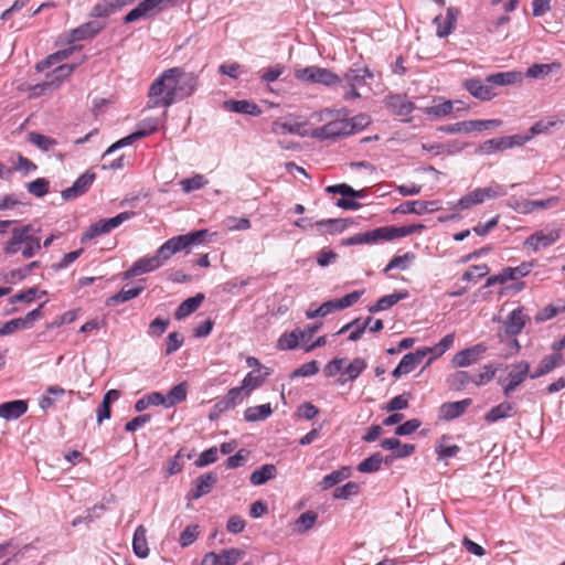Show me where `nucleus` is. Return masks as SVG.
<instances>
[{
  "mask_svg": "<svg viewBox=\"0 0 565 565\" xmlns=\"http://www.w3.org/2000/svg\"><path fill=\"white\" fill-rule=\"evenodd\" d=\"M207 230H199L186 234L173 236L164 242L153 256L141 257L124 273V278L129 279L146 273H151L170 259L174 254L185 250L186 253L194 246L206 242Z\"/></svg>",
  "mask_w": 565,
  "mask_h": 565,
  "instance_id": "1",
  "label": "nucleus"
},
{
  "mask_svg": "<svg viewBox=\"0 0 565 565\" xmlns=\"http://www.w3.org/2000/svg\"><path fill=\"white\" fill-rule=\"evenodd\" d=\"M523 78L520 72H499L488 75L484 81L479 78H470L465 82L467 90L476 98L481 100L492 99L497 93L495 86H507L520 83Z\"/></svg>",
  "mask_w": 565,
  "mask_h": 565,
  "instance_id": "2",
  "label": "nucleus"
},
{
  "mask_svg": "<svg viewBox=\"0 0 565 565\" xmlns=\"http://www.w3.org/2000/svg\"><path fill=\"white\" fill-rule=\"evenodd\" d=\"M174 73H178V67L166 70L152 82L148 92L152 106L169 107L179 102Z\"/></svg>",
  "mask_w": 565,
  "mask_h": 565,
  "instance_id": "3",
  "label": "nucleus"
},
{
  "mask_svg": "<svg viewBox=\"0 0 565 565\" xmlns=\"http://www.w3.org/2000/svg\"><path fill=\"white\" fill-rule=\"evenodd\" d=\"M424 228L422 224H412L406 226H394L387 225L377 227L372 231H367L361 234L362 244L372 245L376 244L381 241H393L396 238L405 237L412 235L416 232H419Z\"/></svg>",
  "mask_w": 565,
  "mask_h": 565,
  "instance_id": "4",
  "label": "nucleus"
},
{
  "mask_svg": "<svg viewBox=\"0 0 565 565\" xmlns=\"http://www.w3.org/2000/svg\"><path fill=\"white\" fill-rule=\"evenodd\" d=\"M297 79L305 83L332 86L341 83V78L332 71L316 65L298 68L295 71Z\"/></svg>",
  "mask_w": 565,
  "mask_h": 565,
  "instance_id": "5",
  "label": "nucleus"
},
{
  "mask_svg": "<svg viewBox=\"0 0 565 565\" xmlns=\"http://www.w3.org/2000/svg\"><path fill=\"white\" fill-rule=\"evenodd\" d=\"M533 266V262H523L516 267H504L498 274L491 275L487 278L484 288L497 284L504 285L509 280H518L525 277L531 273Z\"/></svg>",
  "mask_w": 565,
  "mask_h": 565,
  "instance_id": "6",
  "label": "nucleus"
},
{
  "mask_svg": "<svg viewBox=\"0 0 565 565\" xmlns=\"http://www.w3.org/2000/svg\"><path fill=\"white\" fill-rule=\"evenodd\" d=\"M158 127H159V119L150 118V119L142 120L140 122L139 129L137 131L118 140L117 142L113 143L104 153V158L109 156L117 149L132 145L135 141L153 134L154 131L158 130Z\"/></svg>",
  "mask_w": 565,
  "mask_h": 565,
  "instance_id": "7",
  "label": "nucleus"
},
{
  "mask_svg": "<svg viewBox=\"0 0 565 565\" xmlns=\"http://www.w3.org/2000/svg\"><path fill=\"white\" fill-rule=\"evenodd\" d=\"M44 303H41L36 309L26 313L25 317H20L7 321L0 328V337L10 335L19 330L30 329L33 327L34 322L42 318V307Z\"/></svg>",
  "mask_w": 565,
  "mask_h": 565,
  "instance_id": "8",
  "label": "nucleus"
},
{
  "mask_svg": "<svg viewBox=\"0 0 565 565\" xmlns=\"http://www.w3.org/2000/svg\"><path fill=\"white\" fill-rule=\"evenodd\" d=\"M311 136L321 140H335L351 136L349 132V122L347 119H337L316 128Z\"/></svg>",
  "mask_w": 565,
  "mask_h": 565,
  "instance_id": "9",
  "label": "nucleus"
},
{
  "mask_svg": "<svg viewBox=\"0 0 565 565\" xmlns=\"http://www.w3.org/2000/svg\"><path fill=\"white\" fill-rule=\"evenodd\" d=\"M177 85L178 99L183 100L192 96L199 86V76L192 72H184L178 67V73H174Z\"/></svg>",
  "mask_w": 565,
  "mask_h": 565,
  "instance_id": "10",
  "label": "nucleus"
},
{
  "mask_svg": "<svg viewBox=\"0 0 565 565\" xmlns=\"http://www.w3.org/2000/svg\"><path fill=\"white\" fill-rule=\"evenodd\" d=\"M530 363L520 361L511 364L508 373V384L503 387V394L509 397L519 385L529 376Z\"/></svg>",
  "mask_w": 565,
  "mask_h": 565,
  "instance_id": "11",
  "label": "nucleus"
},
{
  "mask_svg": "<svg viewBox=\"0 0 565 565\" xmlns=\"http://www.w3.org/2000/svg\"><path fill=\"white\" fill-rule=\"evenodd\" d=\"M245 556V552L238 548L223 550L220 554L206 553L201 565H235Z\"/></svg>",
  "mask_w": 565,
  "mask_h": 565,
  "instance_id": "12",
  "label": "nucleus"
},
{
  "mask_svg": "<svg viewBox=\"0 0 565 565\" xmlns=\"http://www.w3.org/2000/svg\"><path fill=\"white\" fill-rule=\"evenodd\" d=\"M162 11L158 0H143L124 18V23H132L140 19H150Z\"/></svg>",
  "mask_w": 565,
  "mask_h": 565,
  "instance_id": "13",
  "label": "nucleus"
},
{
  "mask_svg": "<svg viewBox=\"0 0 565 565\" xmlns=\"http://www.w3.org/2000/svg\"><path fill=\"white\" fill-rule=\"evenodd\" d=\"M486 351L487 347L482 343H478L456 353L451 359V364L454 367L470 366L477 363Z\"/></svg>",
  "mask_w": 565,
  "mask_h": 565,
  "instance_id": "14",
  "label": "nucleus"
},
{
  "mask_svg": "<svg viewBox=\"0 0 565 565\" xmlns=\"http://www.w3.org/2000/svg\"><path fill=\"white\" fill-rule=\"evenodd\" d=\"M530 320L525 313L524 307L512 310L503 321V329L507 337H515L522 332L526 322Z\"/></svg>",
  "mask_w": 565,
  "mask_h": 565,
  "instance_id": "15",
  "label": "nucleus"
},
{
  "mask_svg": "<svg viewBox=\"0 0 565 565\" xmlns=\"http://www.w3.org/2000/svg\"><path fill=\"white\" fill-rule=\"evenodd\" d=\"M426 356L427 354L424 348L417 349L415 352L405 354L402 358L398 365L393 370V377L399 379L402 375L413 372Z\"/></svg>",
  "mask_w": 565,
  "mask_h": 565,
  "instance_id": "16",
  "label": "nucleus"
},
{
  "mask_svg": "<svg viewBox=\"0 0 565 565\" xmlns=\"http://www.w3.org/2000/svg\"><path fill=\"white\" fill-rule=\"evenodd\" d=\"M95 179L96 174L94 172L86 171L75 180L72 186L62 191V198L68 201L83 195L88 191Z\"/></svg>",
  "mask_w": 565,
  "mask_h": 565,
  "instance_id": "17",
  "label": "nucleus"
},
{
  "mask_svg": "<svg viewBox=\"0 0 565 565\" xmlns=\"http://www.w3.org/2000/svg\"><path fill=\"white\" fill-rule=\"evenodd\" d=\"M559 237L561 234L558 230H550L547 232L537 231L526 238V241L524 242V246H527L532 248L534 252H537L541 248H545L554 244L556 241L559 239Z\"/></svg>",
  "mask_w": 565,
  "mask_h": 565,
  "instance_id": "18",
  "label": "nucleus"
},
{
  "mask_svg": "<svg viewBox=\"0 0 565 565\" xmlns=\"http://www.w3.org/2000/svg\"><path fill=\"white\" fill-rule=\"evenodd\" d=\"M104 24L98 21H89L70 31L67 41L70 43L84 41L94 38L103 29Z\"/></svg>",
  "mask_w": 565,
  "mask_h": 565,
  "instance_id": "19",
  "label": "nucleus"
},
{
  "mask_svg": "<svg viewBox=\"0 0 565 565\" xmlns=\"http://www.w3.org/2000/svg\"><path fill=\"white\" fill-rule=\"evenodd\" d=\"M457 14L458 10L450 7L447 9L445 18L443 15L435 17L433 23L436 25L438 38H446L455 30Z\"/></svg>",
  "mask_w": 565,
  "mask_h": 565,
  "instance_id": "20",
  "label": "nucleus"
},
{
  "mask_svg": "<svg viewBox=\"0 0 565 565\" xmlns=\"http://www.w3.org/2000/svg\"><path fill=\"white\" fill-rule=\"evenodd\" d=\"M216 482L217 476L214 472H207L199 476L195 479V488L188 494V498L190 500L200 499L201 497L210 493Z\"/></svg>",
  "mask_w": 565,
  "mask_h": 565,
  "instance_id": "21",
  "label": "nucleus"
},
{
  "mask_svg": "<svg viewBox=\"0 0 565 565\" xmlns=\"http://www.w3.org/2000/svg\"><path fill=\"white\" fill-rule=\"evenodd\" d=\"M28 411V402L14 399L0 404V418L6 420H15L23 416Z\"/></svg>",
  "mask_w": 565,
  "mask_h": 565,
  "instance_id": "22",
  "label": "nucleus"
},
{
  "mask_svg": "<svg viewBox=\"0 0 565 565\" xmlns=\"http://www.w3.org/2000/svg\"><path fill=\"white\" fill-rule=\"evenodd\" d=\"M472 404L471 398H465L457 402L444 403L440 407V417L446 420H452L460 417Z\"/></svg>",
  "mask_w": 565,
  "mask_h": 565,
  "instance_id": "23",
  "label": "nucleus"
},
{
  "mask_svg": "<svg viewBox=\"0 0 565 565\" xmlns=\"http://www.w3.org/2000/svg\"><path fill=\"white\" fill-rule=\"evenodd\" d=\"M32 230L31 225H24L19 228H13L10 239L3 247V252L7 255H14L20 250L21 245L26 239V234Z\"/></svg>",
  "mask_w": 565,
  "mask_h": 565,
  "instance_id": "24",
  "label": "nucleus"
},
{
  "mask_svg": "<svg viewBox=\"0 0 565 565\" xmlns=\"http://www.w3.org/2000/svg\"><path fill=\"white\" fill-rule=\"evenodd\" d=\"M366 361L362 358L353 359L347 367L343 369L338 383L343 385L347 382L355 381L360 374L366 369Z\"/></svg>",
  "mask_w": 565,
  "mask_h": 565,
  "instance_id": "25",
  "label": "nucleus"
},
{
  "mask_svg": "<svg viewBox=\"0 0 565 565\" xmlns=\"http://www.w3.org/2000/svg\"><path fill=\"white\" fill-rule=\"evenodd\" d=\"M374 77L372 71L367 67H351L344 73V81L348 86L361 87L366 84V79Z\"/></svg>",
  "mask_w": 565,
  "mask_h": 565,
  "instance_id": "26",
  "label": "nucleus"
},
{
  "mask_svg": "<svg viewBox=\"0 0 565 565\" xmlns=\"http://www.w3.org/2000/svg\"><path fill=\"white\" fill-rule=\"evenodd\" d=\"M351 218H328L315 222L316 227L320 233L338 234L342 233L349 224H352Z\"/></svg>",
  "mask_w": 565,
  "mask_h": 565,
  "instance_id": "27",
  "label": "nucleus"
},
{
  "mask_svg": "<svg viewBox=\"0 0 565 565\" xmlns=\"http://www.w3.org/2000/svg\"><path fill=\"white\" fill-rule=\"evenodd\" d=\"M434 205H436V203L429 201H407L399 204L395 211L402 214L422 215L436 210V207H433Z\"/></svg>",
  "mask_w": 565,
  "mask_h": 565,
  "instance_id": "28",
  "label": "nucleus"
},
{
  "mask_svg": "<svg viewBox=\"0 0 565 565\" xmlns=\"http://www.w3.org/2000/svg\"><path fill=\"white\" fill-rule=\"evenodd\" d=\"M516 413L515 406L510 402H502L499 405L492 407L486 415L484 420L487 423H495L500 419L510 418Z\"/></svg>",
  "mask_w": 565,
  "mask_h": 565,
  "instance_id": "29",
  "label": "nucleus"
},
{
  "mask_svg": "<svg viewBox=\"0 0 565 565\" xmlns=\"http://www.w3.org/2000/svg\"><path fill=\"white\" fill-rule=\"evenodd\" d=\"M205 297L203 294H196L193 297H190L182 301L174 312V318L177 320H182L188 316L192 315L198 308L202 305Z\"/></svg>",
  "mask_w": 565,
  "mask_h": 565,
  "instance_id": "30",
  "label": "nucleus"
},
{
  "mask_svg": "<svg viewBox=\"0 0 565 565\" xmlns=\"http://www.w3.org/2000/svg\"><path fill=\"white\" fill-rule=\"evenodd\" d=\"M271 374L270 369H265V372H260V369L253 370L246 374L242 381V386L246 393H252L257 387L262 386L265 380Z\"/></svg>",
  "mask_w": 565,
  "mask_h": 565,
  "instance_id": "31",
  "label": "nucleus"
},
{
  "mask_svg": "<svg viewBox=\"0 0 565 565\" xmlns=\"http://www.w3.org/2000/svg\"><path fill=\"white\" fill-rule=\"evenodd\" d=\"M407 296L408 292L406 290L383 296L374 305L370 306L367 310L371 313L387 310L395 306L398 301L405 299Z\"/></svg>",
  "mask_w": 565,
  "mask_h": 565,
  "instance_id": "32",
  "label": "nucleus"
},
{
  "mask_svg": "<svg viewBox=\"0 0 565 565\" xmlns=\"http://www.w3.org/2000/svg\"><path fill=\"white\" fill-rule=\"evenodd\" d=\"M387 106L395 115L401 117L411 115V113L415 109L414 103L401 95L390 96Z\"/></svg>",
  "mask_w": 565,
  "mask_h": 565,
  "instance_id": "33",
  "label": "nucleus"
},
{
  "mask_svg": "<svg viewBox=\"0 0 565 565\" xmlns=\"http://www.w3.org/2000/svg\"><path fill=\"white\" fill-rule=\"evenodd\" d=\"M147 530L143 525H139L134 533L132 550L140 557L146 558L149 555V546L146 537Z\"/></svg>",
  "mask_w": 565,
  "mask_h": 565,
  "instance_id": "34",
  "label": "nucleus"
},
{
  "mask_svg": "<svg viewBox=\"0 0 565 565\" xmlns=\"http://www.w3.org/2000/svg\"><path fill=\"white\" fill-rule=\"evenodd\" d=\"M455 341V334L449 333L445 335L438 343L431 348L425 347L426 354H430L426 365H429L435 359L441 356L447 350H449Z\"/></svg>",
  "mask_w": 565,
  "mask_h": 565,
  "instance_id": "35",
  "label": "nucleus"
},
{
  "mask_svg": "<svg viewBox=\"0 0 565 565\" xmlns=\"http://www.w3.org/2000/svg\"><path fill=\"white\" fill-rule=\"evenodd\" d=\"M276 475V467L271 463H267L254 470L249 477V481L254 486H262L267 481L274 479Z\"/></svg>",
  "mask_w": 565,
  "mask_h": 565,
  "instance_id": "36",
  "label": "nucleus"
},
{
  "mask_svg": "<svg viewBox=\"0 0 565 565\" xmlns=\"http://www.w3.org/2000/svg\"><path fill=\"white\" fill-rule=\"evenodd\" d=\"M306 339V331L296 329L291 332L284 333L278 339V348L280 350H294L298 347L300 340Z\"/></svg>",
  "mask_w": 565,
  "mask_h": 565,
  "instance_id": "37",
  "label": "nucleus"
},
{
  "mask_svg": "<svg viewBox=\"0 0 565 565\" xmlns=\"http://www.w3.org/2000/svg\"><path fill=\"white\" fill-rule=\"evenodd\" d=\"M226 106L231 111L238 114L252 116H258L262 114V109L259 108V106L248 100H230L226 102Z\"/></svg>",
  "mask_w": 565,
  "mask_h": 565,
  "instance_id": "38",
  "label": "nucleus"
},
{
  "mask_svg": "<svg viewBox=\"0 0 565 565\" xmlns=\"http://www.w3.org/2000/svg\"><path fill=\"white\" fill-rule=\"evenodd\" d=\"M273 414V408L269 403L252 406L245 409L244 419L246 422L253 423L258 420H264L268 418Z\"/></svg>",
  "mask_w": 565,
  "mask_h": 565,
  "instance_id": "39",
  "label": "nucleus"
},
{
  "mask_svg": "<svg viewBox=\"0 0 565 565\" xmlns=\"http://www.w3.org/2000/svg\"><path fill=\"white\" fill-rule=\"evenodd\" d=\"M514 139H518L516 136L511 137H501L497 139L487 140L482 146L481 150L487 153H491L494 151H500L504 149H509L514 147Z\"/></svg>",
  "mask_w": 565,
  "mask_h": 565,
  "instance_id": "40",
  "label": "nucleus"
},
{
  "mask_svg": "<svg viewBox=\"0 0 565 565\" xmlns=\"http://www.w3.org/2000/svg\"><path fill=\"white\" fill-rule=\"evenodd\" d=\"M143 289H145V287L141 285L136 286L134 288H129V289L124 287L119 292L109 297L106 301V305L110 306V305H115V303H122V302L129 301V300L138 297L143 291Z\"/></svg>",
  "mask_w": 565,
  "mask_h": 565,
  "instance_id": "41",
  "label": "nucleus"
},
{
  "mask_svg": "<svg viewBox=\"0 0 565 565\" xmlns=\"http://www.w3.org/2000/svg\"><path fill=\"white\" fill-rule=\"evenodd\" d=\"M188 396V384L181 382L174 385L167 395H164L168 408L175 406L177 404L186 399Z\"/></svg>",
  "mask_w": 565,
  "mask_h": 565,
  "instance_id": "42",
  "label": "nucleus"
},
{
  "mask_svg": "<svg viewBox=\"0 0 565 565\" xmlns=\"http://www.w3.org/2000/svg\"><path fill=\"white\" fill-rule=\"evenodd\" d=\"M350 473H351L350 468L343 467L340 470H334L331 473L324 476L322 478L321 482L319 483L321 487V490H328V489L337 486L342 480L349 478Z\"/></svg>",
  "mask_w": 565,
  "mask_h": 565,
  "instance_id": "43",
  "label": "nucleus"
},
{
  "mask_svg": "<svg viewBox=\"0 0 565 565\" xmlns=\"http://www.w3.org/2000/svg\"><path fill=\"white\" fill-rule=\"evenodd\" d=\"M75 70V64H63L47 74L49 84L57 87L65 78H67Z\"/></svg>",
  "mask_w": 565,
  "mask_h": 565,
  "instance_id": "44",
  "label": "nucleus"
},
{
  "mask_svg": "<svg viewBox=\"0 0 565 565\" xmlns=\"http://www.w3.org/2000/svg\"><path fill=\"white\" fill-rule=\"evenodd\" d=\"M383 462V456L381 452H374L370 457L362 460L356 469L359 472L362 473H372L380 470L381 465Z\"/></svg>",
  "mask_w": 565,
  "mask_h": 565,
  "instance_id": "45",
  "label": "nucleus"
},
{
  "mask_svg": "<svg viewBox=\"0 0 565 565\" xmlns=\"http://www.w3.org/2000/svg\"><path fill=\"white\" fill-rule=\"evenodd\" d=\"M303 127H305V125L301 122L288 124V122L276 120L273 122L271 131L277 135L292 134V135L305 136L306 134L302 131Z\"/></svg>",
  "mask_w": 565,
  "mask_h": 565,
  "instance_id": "46",
  "label": "nucleus"
},
{
  "mask_svg": "<svg viewBox=\"0 0 565 565\" xmlns=\"http://www.w3.org/2000/svg\"><path fill=\"white\" fill-rule=\"evenodd\" d=\"M317 520L318 514L315 511H306L296 520L295 531L297 533H305L315 526Z\"/></svg>",
  "mask_w": 565,
  "mask_h": 565,
  "instance_id": "47",
  "label": "nucleus"
},
{
  "mask_svg": "<svg viewBox=\"0 0 565 565\" xmlns=\"http://www.w3.org/2000/svg\"><path fill=\"white\" fill-rule=\"evenodd\" d=\"M471 380L472 376L468 372L457 371L447 377V384L451 391H461L469 383H472Z\"/></svg>",
  "mask_w": 565,
  "mask_h": 565,
  "instance_id": "48",
  "label": "nucleus"
},
{
  "mask_svg": "<svg viewBox=\"0 0 565 565\" xmlns=\"http://www.w3.org/2000/svg\"><path fill=\"white\" fill-rule=\"evenodd\" d=\"M72 52H73V47L60 50V51L49 55L43 61L39 62L36 64V70L40 72L45 71V70L52 67L54 64L67 58L72 54Z\"/></svg>",
  "mask_w": 565,
  "mask_h": 565,
  "instance_id": "49",
  "label": "nucleus"
},
{
  "mask_svg": "<svg viewBox=\"0 0 565 565\" xmlns=\"http://www.w3.org/2000/svg\"><path fill=\"white\" fill-rule=\"evenodd\" d=\"M326 191L328 193L341 194L343 198H345V196L355 198V199L364 198V192L362 190L361 191L354 190L352 186H350L349 184H345V183L329 185V186H327Z\"/></svg>",
  "mask_w": 565,
  "mask_h": 565,
  "instance_id": "50",
  "label": "nucleus"
},
{
  "mask_svg": "<svg viewBox=\"0 0 565 565\" xmlns=\"http://www.w3.org/2000/svg\"><path fill=\"white\" fill-rule=\"evenodd\" d=\"M28 140L42 151H50L54 146L57 145L55 139L39 132H30L28 135Z\"/></svg>",
  "mask_w": 565,
  "mask_h": 565,
  "instance_id": "51",
  "label": "nucleus"
},
{
  "mask_svg": "<svg viewBox=\"0 0 565 565\" xmlns=\"http://www.w3.org/2000/svg\"><path fill=\"white\" fill-rule=\"evenodd\" d=\"M110 230L108 228L107 224L104 220H99L98 222L92 224L86 232L83 233L81 237L82 243H86L97 236L104 235L109 233Z\"/></svg>",
  "mask_w": 565,
  "mask_h": 565,
  "instance_id": "52",
  "label": "nucleus"
},
{
  "mask_svg": "<svg viewBox=\"0 0 565 565\" xmlns=\"http://www.w3.org/2000/svg\"><path fill=\"white\" fill-rule=\"evenodd\" d=\"M183 458H184L183 449H180L174 455V457L168 461L167 467L163 471L164 477H171L173 475L181 472L184 467Z\"/></svg>",
  "mask_w": 565,
  "mask_h": 565,
  "instance_id": "53",
  "label": "nucleus"
},
{
  "mask_svg": "<svg viewBox=\"0 0 565 565\" xmlns=\"http://www.w3.org/2000/svg\"><path fill=\"white\" fill-rule=\"evenodd\" d=\"M349 122V132L350 135H354L359 131L365 129L369 125H371L372 119L366 114H359L350 119H347Z\"/></svg>",
  "mask_w": 565,
  "mask_h": 565,
  "instance_id": "54",
  "label": "nucleus"
},
{
  "mask_svg": "<svg viewBox=\"0 0 565 565\" xmlns=\"http://www.w3.org/2000/svg\"><path fill=\"white\" fill-rule=\"evenodd\" d=\"M249 393L245 392V388L243 386L233 387L231 388L227 394L223 397L226 404H228V407L232 409L237 404H241L245 397H247Z\"/></svg>",
  "mask_w": 565,
  "mask_h": 565,
  "instance_id": "55",
  "label": "nucleus"
},
{
  "mask_svg": "<svg viewBox=\"0 0 565 565\" xmlns=\"http://www.w3.org/2000/svg\"><path fill=\"white\" fill-rule=\"evenodd\" d=\"M447 439L446 436H443L441 441L436 446L438 458L443 460L454 458L460 451V447L457 445H446L445 441Z\"/></svg>",
  "mask_w": 565,
  "mask_h": 565,
  "instance_id": "56",
  "label": "nucleus"
},
{
  "mask_svg": "<svg viewBox=\"0 0 565 565\" xmlns=\"http://www.w3.org/2000/svg\"><path fill=\"white\" fill-rule=\"evenodd\" d=\"M483 202L482 192L481 189H475L473 191L469 192L468 194L463 195L458 201V207L460 210H466L471 207L472 205L480 204Z\"/></svg>",
  "mask_w": 565,
  "mask_h": 565,
  "instance_id": "57",
  "label": "nucleus"
},
{
  "mask_svg": "<svg viewBox=\"0 0 565 565\" xmlns=\"http://www.w3.org/2000/svg\"><path fill=\"white\" fill-rule=\"evenodd\" d=\"M414 259H415V254L409 253V252L405 253L404 255H401V256H394L388 262V264L386 265V267L384 268L383 271L386 274L394 268L406 269L408 267V264Z\"/></svg>",
  "mask_w": 565,
  "mask_h": 565,
  "instance_id": "58",
  "label": "nucleus"
},
{
  "mask_svg": "<svg viewBox=\"0 0 565 565\" xmlns=\"http://www.w3.org/2000/svg\"><path fill=\"white\" fill-rule=\"evenodd\" d=\"M26 189L32 195L42 198L49 192L50 182L45 178H38L34 181L29 182L26 184Z\"/></svg>",
  "mask_w": 565,
  "mask_h": 565,
  "instance_id": "59",
  "label": "nucleus"
},
{
  "mask_svg": "<svg viewBox=\"0 0 565 565\" xmlns=\"http://www.w3.org/2000/svg\"><path fill=\"white\" fill-rule=\"evenodd\" d=\"M333 310H340L338 308V303H337V300L333 299V300H329V301H326L323 302L319 308H317L316 310H308L306 312V317L308 319H315L317 317H326L328 316L330 312H332Z\"/></svg>",
  "mask_w": 565,
  "mask_h": 565,
  "instance_id": "60",
  "label": "nucleus"
},
{
  "mask_svg": "<svg viewBox=\"0 0 565 565\" xmlns=\"http://www.w3.org/2000/svg\"><path fill=\"white\" fill-rule=\"evenodd\" d=\"M207 183L206 179L202 174H195L191 178L183 179L180 184L185 193L199 190Z\"/></svg>",
  "mask_w": 565,
  "mask_h": 565,
  "instance_id": "61",
  "label": "nucleus"
},
{
  "mask_svg": "<svg viewBox=\"0 0 565 565\" xmlns=\"http://www.w3.org/2000/svg\"><path fill=\"white\" fill-rule=\"evenodd\" d=\"M24 248L22 249V256L24 258H31L42 248L40 238L38 236L26 234V239L23 242Z\"/></svg>",
  "mask_w": 565,
  "mask_h": 565,
  "instance_id": "62",
  "label": "nucleus"
},
{
  "mask_svg": "<svg viewBox=\"0 0 565 565\" xmlns=\"http://www.w3.org/2000/svg\"><path fill=\"white\" fill-rule=\"evenodd\" d=\"M489 274V267L486 264L482 265H473L467 269L461 279L463 281H471L475 278H482Z\"/></svg>",
  "mask_w": 565,
  "mask_h": 565,
  "instance_id": "63",
  "label": "nucleus"
},
{
  "mask_svg": "<svg viewBox=\"0 0 565 565\" xmlns=\"http://www.w3.org/2000/svg\"><path fill=\"white\" fill-rule=\"evenodd\" d=\"M183 337L179 332H171L166 339V354L170 355L183 344Z\"/></svg>",
  "mask_w": 565,
  "mask_h": 565,
  "instance_id": "64",
  "label": "nucleus"
}]
</instances>
